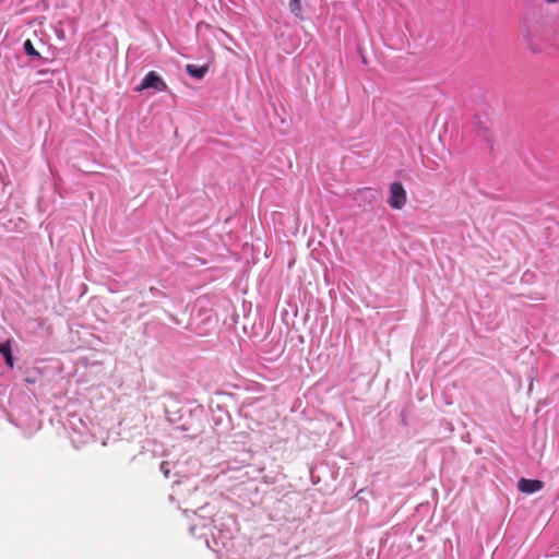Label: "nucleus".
Instances as JSON below:
<instances>
[{"mask_svg": "<svg viewBox=\"0 0 559 559\" xmlns=\"http://www.w3.org/2000/svg\"><path fill=\"white\" fill-rule=\"evenodd\" d=\"M148 88H152L156 92H164L167 90V85L165 81L155 71H150L143 78L141 83L134 87V91L142 92Z\"/></svg>", "mask_w": 559, "mask_h": 559, "instance_id": "f257e3e1", "label": "nucleus"}, {"mask_svg": "<svg viewBox=\"0 0 559 559\" xmlns=\"http://www.w3.org/2000/svg\"><path fill=\"white\" fill-rule=\"evenodd\" d=\"M407 194L403 185L399 181L390 185V195L388 204L394 210H401L405 206Z\"/></svg>", "mask_w": 559, "mask_h": 559, "instance_id": "f03ea898", "label": "nucleus"}, {"mask_svg": "<svg viewBox=\"0 0 559 559\" xmlns=\"http://www.w3.org/2000/svg\"><path fill=\"white\" fill-rule=\"evenodd\" d=\"M544 484L543 481L538 479H527V478H521L518 481V489L523 493H534L539 491L543 488Z\"/></svg>", "mask_w": 559, "mask_h": 559, "instance_id": "7ed1b4c3", "label": "nucleus"}, {"mask_svg": "<svg viewBox=\"0 0 559 559\" xmlns=\"http://www.w3.org/2000/svg\"><path fill=\"white\" fill-rule=\"evenodd\" d=\"M0 353L5 361V365L12 369L14 367V359L12 355L10 341L0 343Z\"/></svg>", "mask_w": 559, "mask_h": 559, "instance_id": "20e7f679", "label": "nucleus"}, {"mask_svg": "<svg viewBox=\"0 0 559 559\" xmlns=\"http://www.w3.org/2000/svg\"><path fill=\"white\" fill-rule=\"evenodd\" d=\"M186 71L193 78L201 80L205 76L209 71L207 66H195V64H187Z\"/></svg>", "mask_w": 559, "mask_h": 559, "instance_id": "39448f33", "label": "nucleus"}, {"mask_svg": "<svg viewBox=\"0 0 559 559\" xmlns=\"http://www.w3.org/2000/svg\"><path fill=\"white\" fill-rule=\"evenodd\" d=\"M23 48L27 56L33 57V58H40L39 52L34 48V46L29 39L24 41Z\"/></svg>", "mask_w": 559, "mask_h": 559, "instance_id": "423d86ee", "label": "nucleus"}, {"mask_svg": "<svg viewBox=\"0 0 559 559\" xmlns=\"http://www.w3.org/2000/svg\"><path fill=\"white\" fill-rule=\"evenodd\" d=\"M289 9L293 14L296 16H300L301 13V0H290L289 1Z\"/></svg>", "mask_w": 559, "mask_h": 559, "instance_id": "0eeeda50", "label": "nucleus"}, {"mask_svg": "<svg viewBox=\"0 0 559 559\" xmlns=\"http://www.w3.org/2000/svg\"><path fill=\"white\" fill-rule=\"evenodd\" d=\"M160 471L163 472V474L168 477L169 476V473H170V469L168 467V463L167 462H162L160 463Z\"/></svg>", "mask_w": 559, "mask_h": 559, "instance_id": "6e6552de", "label": "nucleus"}, {"mask_svg": "<svg viewBox=\"0 0 559 559\" xmlns=\"http://www.w3.org/2000/svg\"><path fill=\"white\" fill-rule=\"evenodd\" d=\"M195 528H197V525H192V526L190 527V533H191L192 535H194V533H195Z\"/></svg>", "mask_w": 559, "mask_h": 559, "instance_id": "1a4fd4ad", "label": "nucleus"}, {"mask_svg": "<svg viewBox=\"0 0 559 559\" xmlns=\"http://www.w3.org/2000/svg\"><path fill=\"white\" fill-rule=\"evenodd\" d=\"M548 3H559V0H545Z\"/></svg>", "mask_w": 559, "mask_h": 559, "instance_id": "9d476101", "label": "nucleus"}]
</instances>
